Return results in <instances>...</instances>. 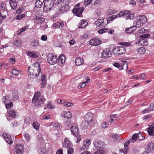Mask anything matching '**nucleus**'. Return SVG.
Instances as JSON below:
<instances>
[{
	"label": "nucleus",
	"instance_id": "1",
	"mask_svg": "<svg viewBox=\"0 0 154 154\" xmlns=\"http://www.w3.org/2000/svg\"><path fill=\"white\" fill-rule=\"evenodd\" d=\"M84 122L82 123V125L85 129H86L90 125H94L96 123V120L93 117V114L88 112L85 114L84 117Z\"/></svg>",
	"mask_w": 154,
	"mask_h": 154
},
{
	"label": "nucleus",
	"instance_id": "2",
	"mask_svg": "<svg viewBox=\"0 0 154 154\" xmlns=\"http://www.w3.org/2000/svg\"><path fill=\"white\" fill-rule=\"evenodd\" d=\"M45 100V98L41 96L39 91H37L34 95L32 99V103L35 106H41L44 103Z\"/></svg>",
	"mask_w": 154,
	"mask_h": 154
},
{
	"label": "nucleus",
	"instance_id": "3",
	"mask_svg": "<svg viewBox=\"0 0 154 154\" xmlns=\"http://www.w3.org/2000/svg\"><path fill=\"white\" fill-rule=\"evenodd\" d=\"M41 68L38 63H35L34 65H32L28 69L29 74L34 77L38 75L41 72Z\"/></svg>",
	"mask_w": 154,
	"mask_h": 154
},
{
	"label": "nucleus",
	"instance_id": "4",
	"mask_svg": "<svg viewBox=\"0 0 154 154\" xmlns=\"http://www.w3.org/2000/svg\"><path fill=\"white\" fill-rule=\"evenodd\" d=\"M147 22L146 17L145 15H140L137 17L133 24L136 28H140Z\"/></svg>",
	"mask_w": 154,
	"mask_h": 154
},
{
	"label": "nucleus",
	"instance_id": "5",
	"mask_svg": "<svg viewBox=\"0 0 154 154\" xmlns=\"http://www.w3.org/2000/svg\"><path fill=\"white\" fill-rule=\"evenodd\" d=\"M150 35L149 34H143L140 35L139 38L140 40L137 41L136 42L137 45L146 46L148 45V41L147 38L149 37Z\"/></svg>",
	"mask_w": 154,
	"mask_h": 154
},
{
	"label": "nucleus",
	"instance_id": "6",
	"mask_svg": "<svg viewBox=\"0 0 154 154\" xmlns=\"http://www.w3.org/2000/svg\"><path fill=\"white\" fill-rule=\"evenodd\" d=\"M54 5V2L52 0H46L44 3V12H47L50 11Z\"/></svg>",
	"mask_w": 154,
	"mask_h": 154
},
{
	"label": "nucleus",
	"instance_id": "7",
	"mask_svg": "<svg viewBox=\"0 0 154 154\" xmlns=\"http://www.w3.org/2000/svg\"><path fill=\"white\" fill-rule=\"evenodd\" d=\"M118 14L120 18L125 17L126 20L132 19L134 17V15L131 14L130 11H121Z\"/></svg>",
	"mask_w": 154,
	"mask_h": 154
},
{
	"label": "nucleus",
	"instance_id": "8",
	"mask_svg": "<svg viewBox=\"0 0 154 154\" xmlns=\"http://www.w3.org/2000/svg\"><path fill=\"white\" fill-rule=\"evenodd\" d=\"M79 3H78L75 6V7L72 10V12L78 17H80L82 15V13L84 9V7H82L81 8L79 7Z\"/></svg>",
	"mask_w": 154,
	"mask_h": 154
},
{
	"label": "nucleus",
	"instance_id": "9",
	"mask_svg": "<svg viewBox=\"0 0 154 154\" xmlns=\"http://www.w3.org/2000/svg\"><path fill=\"white\" fill-rule=\"evenodd\" d=\"M11 99L8 95H7L4 97L2 99V101L5 104V106L7 109H9L12 106L13 103L11 101Z\"/></svg>",
	"mask_w": 154,
	"mask_h": 154
},
{
	"label": "nucleus",
	"instance_id": "10",
	"mask_svg": "<svg viewBox=\"0 0 154 154\" xmlns=\"http://www.w3.org/2000/svg\"><path fill=\"white\" fill-rule=\"evenodd\" d=\"M68 0H63V3L65 4V5L62 6L59 8V11L58 13L59 14L67 12L69 9V6L68 4L69 2Z\"/></svg>",
	"mask_w": 154,
	"mask_h": 154
},
{
	"label": "nucleus",
	"instance_id": "11",
	"mask_svg": "<svg viewBox=\"0 0 154 154\" xmlns=\"http://www.w3.org/2000/svg\"><path fill=\"white\" fill-rule=\"evenodd\" d=\"M113 65L119 69V70H122L124 68L127 70L128 68V63L127 61H122L121 63L114 62L113 63Z\"/></svg>",
	"mask_w": 154,
	"mask_h": 154
},
{
	"label": "nucleus",
	"instance_id": "12",
	"mask_svg": "<svg viewBox=\"0 0 154 154\" xmlns=\"http://www.w3.org/2000/svg\"><path fill=\"white\" fill-rule=\"evenodd\" d=\"M58 59L55 55L50 53L48 55L47 61L51 65H54L57 62Z\"/></svg>",
	"mask_w": 154,
	"mask_h": 154
},
{
	"label": "nucleus",
	"instance_id": "13",
	"mask_svg": "<svg viewBox=\"0 0 154 154\" xmlns=\"http://www.w3.org/2000/svg\"><path fill=\"white\" fill-rule=\"evenodd\" d=\"M126 50L123 47H117L113 51V53L114 54L118 55L124 54Z\"/></svg>",
	"mask_w": 154,
	"mask_h": 154
},
{
	"label": "nucleus",
	"instance_id": "14",
	"mask_svg": "<svg viewBox=\"0 0 154 154\" xmlns=\"http://www.w3.org/2000/svg\"><path fill=\"white\" fill-rule=\"evenodd\" d=\"M91 143V141L90 140L88 139H86L84 141L83 145L82 146L80 147L79 150L82 151L83 150L87 149L89 148Z\"/></svg>",
	"mask_w": 154,
	"mask_h": 154
},
{
	"label": "nucleus",
	"instance_id": "15",
	"mask_svg": "<svg viewBox=\"0 0 154 154\" xmlns=\"http://www.w3.org/2000/svg\"><path fill=\"white\" fill-rule=\"evenodd\" d=\"M112 53V51L108 49H106L102 52L101 58H106L110 57Z\"/></svg>",
	"mask_w": 154,
	"mask_h": 154
},
{
	"label": "nucleus",
	"instance_id": "16",
	"mask_svg": "<svg viewBox=\"0 0 154 154\" xmlns=\"http://www.w3.org/2000/svg\"><path fill=\"white\" fill-rule=\"evenodd\" d=\"M16 116L15 112L13 110H9L6 116L8 120L10 121L13 118H15Z\"/></svg>",
	"mask_w": 154,
	"mask_h": 154
},
{
	"label": "nucleus",
	"instance_id": "17",
	"mask_svg": "<svg viewBox=\"0 0 154 154\" xmlns=\"http://www.w3.org/2000/svg\"><path fill=\"white\" fill-rule=\"evenodd\" d=\"M95 24L97 27L102 28L105 26L104 20L103 19H98L95 22Z\"/></svg>",
	"mask_w": 154,
	"mask_h": 154
},
{
	"label": "nucleus",
	"instance_id": "18",
	"mask_svg": "<svg viewBox=\"0 0 154 154\" xmlns=\"http://www.w3.org/2000/svg\"><path fill=\"white\" fill-rule=\"evenodd\" d=\"M90 44L91 45L96 46L100 45L101 42V40L98 38H93L89 42Z\"/></svg>",
	"mask_w": 154,
	"mask_h": 154
},
{
	"label": "nucleus",
	"instance_id": "19",
	"mask_svg": "<svg viewBox=\"0 0 154 154\" xmlns=\"http://www.w3.org/2000/svg\"><path fill=\"white\" fill-rule=\"evenodd\" d=\"M70 130L74 136L76 135L78 133V126L76 124H72L70 128Z\"/></svg>",
	"mask_w": 154,
	"mask_h": 154
},
{
	"label": "nucleus",
	"instance_id": "20",
	"mask_svg": "<svg viewBox=\"0 0 154 154\" xmlns=\"http://www.w3.org/2000/svg\"><path fill=\"white\" fill-rule=\"evenodd\" d=\"M45 21V19L44 18L42 17L40 15L38 16L35 15L34 17V22L35 23L37 24H39Z\"/></svg>",
	"mask_w": 154,
	"mask_h": 154
},
{
	"label": "nucleus",
	"instance_id": "21",
	"mask_svg": "<svg viewBox=\"0 0 154 154\" xmlns=\"http://www.w3.org/2000/svg\"><path fill=\"white\" fill-rule=\"evenodd\" d=\"M23 147L22 145L18 144L15 147V151L17 154H22Z\"/></svg>",
	"mask_w": 154,
	"mask_h": 154
},
{
	"label": "nucleus",
	"instance_id": "22",
	"mask_svg": "<svg viewBox=\"0 0 154 154\" xmlns=\"http://www.w3.org/2000/svg\"><path fill=\"white\" fill-rule=\"evenodd\" d=\"M2 136L7 143L10 144H12L13 141L11 135L6 133H4Z\"/></svg>",
	"mask_w": 154,
	"mask_h": 154
},
{
	"label": "nucleus",
	"instance_id": "23",
	"mask_svg": "<svg viewBox=\"0 0 154 154\" xmlns=\"http://www.w3.org/2000/svg\"><path fill=\"white\" fill-rule=\"evenodd\" d=\"M61 116L63 118L69 119L72 117V115L69 111H64L62 112Z\"/></svg>",
	"mask_w": 154,
	"mask_h": 154
},
{
	"label": "nucleus",
	"instance_id": "24",
	"mask_svg": "<svg viewBox=\"0 0 154 154\" xmlns=\"http://www.w3.org/2000/svg\"><path fill=\"white\" fill-rule=\"evenodd\" d=\"M146 151L147 153L151 152H154V143L151 142L149 143L146 148Z\"/></svg>",
	"mask_w": 154,
	"mask_h": 154
},
{
	"label": "nucleus",
	"instance_id": "25",
	"mask_svg": "<svg viewBox=\"0 0 154 154\" xmlns=\"http://www.w3.org/2000/svg\"><path fill=\"white\" fill-rule=\"evenodd\" d=\"M46 78V74H43L41 75V86L42 88L45 87L47 84Z\"/></svg>",
	"mask_w": 154,
	"mask_h": 154
},
{
	"label": "nucleus",
	"instance_id": "26",
	"mask_svg": "<svg viewBox=\"0 0 154 154\" xmlns=\"http://www.w3.org/2000/svg\"><path fill=\"white\" fill-rule=\"evenodd\" d=\"M18 0H9V3L11 8L14 10L16 8Z\"/></svg>",
	"mask_w": 154,
	"mask_h": 154
},
{
	"label": "nucleus",
	"instance_id": "27",
	"mask_svg": "<svg viewBox=\"0 0 154 154\" xmlns=\"http://www.w3.org/2000/svg\"><path fill=\"white\" fill-rule=\"evenodd\" d=\"M63 146L66 147H71L72 146V142L69 139L66 138L64 140V141L63 144Z\"/></svg>",
	"mask_w": 154,
	"mask_h": 154
},
{
	"label": "nucleus",
	"instance_id": "28",
	"mask_svg": "<svg viewBox=\"0 0 154 154\" xmlns=\"http://www.w3.org/2000/svg\"><path fill=\"white\" fill-rule=\"evenodd\" d=\"M94 144L96 148H101L104 145L103 143L100 140H97L94 143Z\"/></svg>",
	"mask_w": 154,
	"mask_h": 154
},
{
	"label": "nucleus",
	"instance_id": "29",
	"mask_svg": "<svg viewBox=\"0 0 154 154\" xmlns=\"http://www.w3.org/2000/svg\"><path fill=\"white\" fill-rule=\"evenodd\" d=\"M63 25V22H58L54 23L52 25V27L55 29L60 28H62Z\"/></svg>",
	"mask_w": 154,
	"mask_h": 154
},
{
	"label": "nucleus",
	"instance_id": "30",
	"mask_svg": "<svg viewBox=\"0 0 154 154\" xmlns=\"http://www.w3.org/2000/svg\"><path fill=\"white\" fill-rule=\"evenodd\" d=\"M27 54L29 56L32 58H36L38 57V53L35 51H27Z\"/></svg>",
	"mask_w": 154,
	"mask_h": 154
},
{
	"label": "nucleus",
	"instance_id": "31",
	"mask_svg": "<svg viewBox=\"0 0 154 154\" xmlns=\"http://www.w3.org/2000/svg\"><path fill=\"white\" fill-rule=\"evenodd\" d=\"M148 132L150 136H154V125L150 126L148 128Z\"/></svg>",
	"mask_w": 154,
	"mask_h": 154
},
{
	"label": "nucleus",
	"instance_id": "32",
	"mask_svg": "<svg viewBox=\"0 0 154 154\" xmlns=\"http://www.w3.org/2000/svg\"><path fill=\"white\" fill-rule=\"evenodd\" d=\"M88 23L87 21L85 20H81L79 25V28H83L87 25Z\"/></svg>",
	"mask_w": 154,
	"mask_h": 154
},
{
	"label": "nucleus",
	"instance_id": "33",
	"mask_svg": "<svg viewBox=\"0 0 154 154\" xmlns=\"http://www.w3.org/2000/svg\"><path fill=\"white\" fill-rule=\"evenodd\" d=\"M84 62L83 59L80 57H77L75 60V64L77 66H79L82 65Z\"/></svg>",
	"mask_w": 154,
	"mask_h": 154
},
{
	"label": "nucleus",
	"instance_id": "34",
	"mask_svg": "<svg viewBox=\"0 0 154 154\" xmlns=\"http://www.w3.org/2000/svg\"><path fill=\"white\" fill-rule=\"evenodd\" d=\"M136 29V27L134 25L133 26L129 28H126L125 29V32L127 33H131L134 32Z\"/></svg>",
	"mask_w": 154,
	"mask_h": 154
},
{
	"label": "nucleus",
	"instance_id": "35",
	"mask_svg": "<svg viewBox=\"0 0 154 154\" xmlns=\"http://www.w3.org/2000/svg\"><path fill=\"white\" fill-rule=\"evenodd\" d=\"M11 72L13 75L17 76L21 74V71L20 70L14 68L11 70Z\"/></svg>",
	"mask_w": 154,
	"mask_h": 154
},
{
	"label": "nucleus",
	"instance_id": "36",
	"mask_svg": "<svg viewBox=\"0 0 154 154\" xmlns=\"http://www.w3.org/2000/svg\"><path fill=\"white\" fill-rule=\"evenodd\" d=\"M66 58L65 57L62 55L58 58V63L59 64H62L64 63L65 61Z\"/></svg>",
	"mask_w": 154,
	"mask_h": 154
},
{
	"label": "nucleus",
	"instance_id": "37",
	"mask_svg": "<svg viewBox=\"0 0 154 154\" xmlns=\"http://www.w3.org/2000/svg\"><path fill=\"white\" fill-rule=\"evenodd\" d=\"M44 0H37L35 3V7L40 8L43 5Z\"/></svg>",
	"mask_w": 154,
	"mask_h": 154
},
{
	"label": "nucleus",
	"instance_id": "38",
	"mask_svg": "<svg viewBox=\"0 0 154 154\" xmlns=\"http://www.w3.org/2000/svg\"><path fill=\"white\" fill-rule=\"evenodd\" d=\"M137 51L138 54H143L146 51L145 48L143 47H140L137 50Z\"/></svg>",
	"mask_w": 154,
	"mask_h": 154
},
{
	"label": "nucleus",
	"instance_id": "39",
	"mask_svg": "<svg viewBox=\"0 0 154 154\" xmlns=\"http://www.w3.org/2000/svg\"><path fill=\"white\" fill-rule=\"evenodd\" d=\"M6 5L5 3L3 2H2L1 3L0 10L2 11H7V9L6 8Z\"/></svg>",
	"mask_w": 154,
	"mask_h": 154
},
{
	"label": "nucleus",
	"instance_id": "40",
	"mask_svg": "<svg viewBox=\"0 0 154 154\" xmlns=\"http://www.w3.org/2000/svg\"><path fill=\"white\" fill-rule=\"evenodd\" d=\"M18 94L17 90L14 91L12 93V98L14 100H17L18 99Z\"/></svg>",
	"mask_w": 154,
	"mask_h": 154
},
{
	"label": "nucleus",
	"instance_id": "41",
	"mask_svg": "<svg viewBox=\"0 0 154 154\" xmlns=\"http://www.w3.org/2000/svg\"><path fill=\"white\" fill-rule=\"evenodd\" d=\"M42 118L43 119L45 120L49 119H51V115L50 114L45 113L43 115Z\"/></svg>",
	"mask_w": 154,
	"mask_h": 154
},
{
	"label": "nucleus",
	"instance_id": "42",
	"mask_svg": "<svg viewBox=\"0 0 154 154\" xmlns=\"http://www.w3.org/2000/svg\"><path fill=\"white\" fill-rule=\"evenodd\" d=\"M47 150L44 147L41 148L38 150L39 154H46Z\"/></svg>",
	"mask_w": 154,
	"mask_h": 154
},
{
	"label": "nucleus",
	"instance_id": "43",
	"mask_svg": "<svg viewBox=\"0 0 154 154\" xmlns=\"http://www.w3.org/2000/svg\"><path fill=\"white\" fill-rule=\"evenodd\" d=\"M32 125L33 128L36 131H37L39 129V125L37 122H34L32 123Z\"/></svg>",
	"mask_w": 154,
	"mask_h": 154
},
{
	"label": "nucleus",
	"instance_id": "44",
	"mask_svg": "<svg viewBox=\"0 0 154 154\" xmlns=\"http://www.w3.org/2000/svg\"><path fill=\"white\" fill-rule=\"evenodd\" d=\"M47 107L48 109H54L55 108V106L52 104V102L49 101L47 104Z\"/></svg>",
	"mask_w": 154,
	"mask_h": 154
},
{
	"label": "nucleus",
	"instance_id": "45",
	"mask_svg": "<svg viewBox=\"0 0 154 154\" xmlns=\"http://www.w3.org/2000/svg\"><path fill=\"white\" fill-rule=\"evenodd\" d=\"M39 45V42L38 40H35L32 41L31 43V45L33 47L37 46Z\"/></svg>",
	"mask_w": 154,
	"mask_h": 154
},
{
	"label": "nucleus",
	"instance_id": "46",
	"mask_svg": "<svg viewBox=\"0 0 154 154\" xmlns=\"http://www.w3.org/2000/svg\"><path fill=\"white\" fill-rule=\"evenodd\" d=\"M108 30V29L104 28L98 30L97 32L99 34H102L104 33L107 32Z\"/></svg>",
	"mask_w": 154,
	"mask_h": 154
},
{
	"label": "nucleus",
	"instance_id": "47",
	"mask_svg": "<svg viewBox=\"0 0 154 154\" xmlns=\"http://www.w3.org/2000/svg\"><path fill=\"white\" fill-rule=\"evenodd\" d=\"M137 139V134H134L132 136L131 141L133 143L134 142L136 141Z\"/></svg>",
	"mask_w": 154,
	"mask_h": 154
},
{
	"label": "nucleus",
	"instance_id": "48",
	"mask_svg": "<svg viewBox=\"0 0 154 154\" xmlns=\"http://www.w3.org/2000/svg\"><path fill=\"white\" fill-rule=\"evenodd\" d=\"M21 41L20 39H17L14 42V45L16 46L20 45L21 44Z\"/></svg>",
	"mask_w": 154,
	"mask_h": 154
},
{
	"label": "nucleus",
	"instance_id": "49",
	"mask_svg": "<svg viewBox=\"0 0 154 154\" xmlns=\"http://www.w3.org/2000/svg\"><path fill=\"white\" fill-rule=\"evenodd\" d=\"M25 15L24 14H21L17 15L15 19L16 20H20L24 17Z\"/></svg>",
	"mask_w": 154,
	"mask_h": 154
},
{
	"label": "nucleus",
	"instance_id": "50",
	"mask_svg": "<svg viewBox=\"0 0 154 154\" xmlns=\"http://www.w3.org/2000/svg\"><path fill=\"white\" fill-rule=\"evenodd\" d=\"M117 117V115H112L110 116V120L109 122L112 123L113 121L116 120Z\"/></svg>",
	"mask_w": 154,
	"mask_h": 154
},
{
	"label": "nucleus",
	"instance_id": "51",
	"mask_svg": "<svg viewBox=\"0 0 154 154\" xmlns=\"http://www.w3.org/2000/svg\"><path fill=\"white\" fill-rule=\"evenodd\" d=\"M106 152L104 150H97L94 152V154H105Z\"/></svg>",
	"mask_w": 154,
	"mask_h": 154
},
{
	"label": "nucleus",
	"instance_id": "52",
	"mask_svg": "<svg viewBox=\"0 0 154 154\" xmlns=\"http://www.w3.org/2000/svg\"><path fill=\"white\" fill-rule=\"evenodd\" d=\"M88 83L87 82H83L79 85L78 88H84Z\"/></svg>",
	"mask_w": 154,
	"mask_h": 154
},
{
	"label": "nucleus",
	"instance_id": "53",
	"mask_svg": "<svg viewBox=\"0 0 154 154\" xmlns=\"http://www.w3.org/2000/svg\"><path fill=\"white\" fill-rule=\"evenodd\" d=\"M147 30L146 29L144 28H142L140 29L138 31V33L139 34H141L143 33H146L147 32Z\"/></svg>",
	"mask_w": 154,
	"mask_h": 154
},
{
	"label": "nucleus",
	"instance_id": "54",
	"mask_svg": "<svg viewBox=\"0 0 154 154\" xmlns=\"http://www.w3.org/2000/svg\"><path fill=\"white\" fill-rule=\"evenodd\" d=\"M68 150L67 151L68 154H72L74 152V149L72 147V146L68 147Z\"/></svg>",
	"mask_w": 154,
	"mask_h": 154
},
{
	"label": "nucleus",
	"instance_id": "55",
	"mask_svg": "<svg viewBox=\"0 0 154 154\" xmlns=\"http://www.w3.org/2000/svg\"><path fill=\"white\" fill-rule=\"evenodd\" d=\"M61 124L57 122H53V126L55 128H60Z\"/></svg>",
	"mask_w": 154,
	"mask_h": 154
},
{
	"label": "nucleus",
	"instance_id": "56",
	"mask_svg": "<svg viewBox=\"0 0 154 154\" xmlns=\"http://www.w3.org/2000/svg\"><path fill=\"white\" fill-rule=\"evenodd\" d=\"M27 28V27L26 26L25 27L23 28L20 30H18L17 32V34L18 35L20 34L21 33L25 31L26 30V28Z\"/></svg>",
	"mask_w": 154,
	"mask_h": 154
},
{
	"label": "nucleus",
	"instance_id": "57",
	"mask_svg": "<svg viewBox=\"0 0 154 154\" xmlns=\"http://www.w3.org/2000/svg\"><path fill=\"white\" fill-rule=\"evenodd\" d=\"M63 105L67 107H69L73 105V103L69 102H64L63 103Z\"/></svg>",
	"mask_w": 154,
	"mask_h": 154
},
{
	"label": "nucleus",
	"instance_id": "58",
	"mask_svg": "<svg viewBox=\"0 0 154 154\" xmlns=\"http://www.w3.org/2000/svg\"><path fill=\"white\" fill-rule=\"evenodd\" d=\"M150 110L149 108H146L143 110L141 111V113L143 114L148 113L150 112Z\"/></svg>",
	"mask_w": 154,
	"mask_h": 154
},
{
	"label": "nucleus",
	"instance_id": "59",
	"mask_svg": "<svg viewBox=\"0 0 154 154\" xmlns=\"http://www.w3.org/2000/svg\"><path fill=\"white\" fill-rule=\"evenodd\" d=\"M109 125V124L108 122H104L102 123L101 125V127L105 128L107 127Z\"/></svg>",
	"mask_w": 154,
	"mask_h": 154
},
{
	"label": "nucleus",
	"instance_id": "60",
	"mask_svg": "<svg viewBox=\"0 0 154 154\" xmlns=\"http://www.w3.org/2000/svg\"><path fill=\"white\" fill-rule=\"evenodd\" d=\"M24 136L28 141H29L30 140V137L29 134L26 133L24 134Z\"/></svg>",
	"mask_w": 154,
	"mask_h": 154
},
{
	"label": "nucleus",
	"instance_id": "61",
	"mask_svg": "<svg viewBox=\"0 0 154 154\" xmlns=\"http://www.w3.org/2000/svg\"><path fill=\"white\" fill-rule=\"evenodd\" d=\"M16 60L15 59L13 58H11L9 59V63L12 65H13L15 63Z\"/></svg>",
	"mask_w": 154,
	"mask_h": 154
},
{
	"label": "nucleus",
	"instance_id": "62",
	"mask_svg": "<svg viewBox=\"0 0 154 154\" xmlns=\"http://www.w3.org/2000/svg\"><path fill=\"white\" fill-rule=\"evenodd\" d=\"M54 2V5H56L59 4L60 3L62 0H52Z\"/></svg>",
	"mask_w": 154,
	"mask_h": 154
},
{
	"label": "nucleus",
	"instance_id": "63",
	"mask_svg": "<svg viewBox=\"0 0 154 154\" xmlns=\"http://www.w3.org/2000/svg\"><path fill=\"white\" fill-rule=\"evenodd\" d=\"M152 116L151 114H148L145 116L143 118V120H147L149 118H151L152 117Z\"/></svg>",
	"mask_w": 154,
	"mask_h": 154
},
{
	"label": "nucleus",
	"instance_id": "64",
	"mask_svg": "<svg viewBox=\"0 0 154 154\" xmlns=\"http://www.w3.org/2000/svg\"><path fill=\"white\" fill-rule=\"evenodd\" d=\"M63 151L62 149H60L57 150L56 152V154H63Z\"/></svg>",
	"mask_w": 154,
	"mask_h": 154
}]
</instances>
